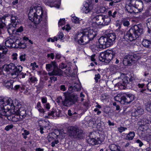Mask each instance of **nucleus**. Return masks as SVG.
<instances>
[{
    "mask_svg": "<svg viewBox=\"0 0 151 151\" xmlns=\"http://www.w3.org/2000/svg\"><path fill=\"white\" fill-rule=\"evenodd\" d=\"M96 35L93 29L89 28L82 29L75 36V39L81 45H84L92 40Z\"/></svg>",
    "mask_w": 151,
    "mask_h": 151,
    "instance_id": "nucleus-1",
    "label": "nucleus"
},
{
    "mask_svg": "<svg viewBox=\"0 0 151 151\" xmlns=\"http://www.w3.org/2000/svg\"><path fill=\"white\" fill-rule=\"evenodd\" d=\"M10 98L9 97H0V117L2 116H9L11 115V109H13L14 106L13 102Z\"/></svg>",
    "mask_w": 151,
    "mask_h": 151,
    "instance_id": "nucleus-2",
    "label": "nucleus"
},
{
    "mask_svg": "<svg viewBox=\"0 0 151 151\" xmlns=\"http://www.w3.org/2000/svg\"><path fill=\"white\" fill-rule=\"evenodd\" d=\"M143 32V27L141 25H135L125 34L124 39L132 41L138 38Z\"/></svg>",
    "mask_w": 151,
    "mask_h": 151,
    "instance_id": "nucleus-3",
    "label": "nucleus"
},
{
    "mask_svg": "<svg viewBox=\"0 0 151 151\" xmlns=\"http://www.w3.org/2000/svg\"><path fill=\"white\" fill-rule=\"evenodd\" d=\"M63 93L65 97L64 100H63L61 96L58 97L56 100L58 103H60L62 100V104L64 106L69 107L75 104L77 101L78 98L77 95L68 91L64 92Z\"/></svg>",
    "mask_w": 151,
    "mask_h": 151,
    "instance_id": "nucleus-4",
    "label": "nucleus"
},
{
    "mask_svg": "<svg viewBox=\"0 0 151 151\" xmlns=\"http://www.w3.org/2000/svg\"><path fill=\"white\" fill-rule=\"evenodd\" d=\"M43 14L42 9L40 7L31 8L28 14L29 19L35 24H38L42 20Z\"/></svg>",
    "mask_w": 151,
    "mask_h": 151,
    "instance_id": "nucleus-5",
    "label": "nucleus"
},
{
    "mask_svg": "<svg viewBox=\"0 0 151 151\" xmlns=\"http://www.w3.org/2000/svg\"><path fill=\"white\" fill-rule=\"evenodd\" d=\"M116 35L114 33L107 35L106 37L102 36L99 39L100 48H105L112 45L115 42Z\"/></svg>",
    "mask_w": 151,
    "mask_h": 151,
    "instance_id": "nucleus-6",
    "label": "nucleus"
},
{
    "mask_svg": "<svg viewBox=\"0 0 151 151\" xmlns=\"http://www.w3.org/2000/svg\"><path fill=\"white\" fill-rule=\"evenodd\" d=\"M143 3L141 0H130L129 4L126 6V9L130 13H138L143 9Z\"/></svg>",
    "mask_w": 151,
    "mask_h": 151,
    "instance_id": "nucleus-7",
    "label": "nucleus"
},
{
    "mask_svg": "<svg viewBox=\"0 0 151 151\" xmlns=\"http://www.w3.org/2000/svg\"><path fill=\"white\" fill-rule=\"evenodd\" d=\"M3 70L7 72H9L10 76L13 78L17 77L22 70V67L20 65L15 66L14 64L10 63L9 64H5L2 66Z\"/></svg>",
    "mask_w": 151,
    "mask_h": 151,
    "instance_id": "nucleus-8",
    "label": "nucleus"
},
{
    "mask_svg": "<svg viewBox=\"0 0 151 151\" xmlns=\"http://www.w3.org/2000/svg\"><path fill=\"white\" fill-rule=\"evenodd\" d=\"M68 131L69 136L77 139H83L85 134L83 131L79 129L77 126H71L68 128Z\"/></svg>",
    "mask_w": 151,
    "mask_h": 151,
    "instance_id": "nucleus-9",
    "label": "nucleus"
},
{
    "mask_svg": "<svg viewBox=\"0 0 151 151\" xmlns=\"http://www.w3.org/2000/svg\"><path fill=\"white\" fill-rule=\"evenodd\" d=\"M117 53V50L115 49L107 50L104 52H102L99 55V60L102 62L108 63L115 56Z\"/></svg>",
    "mask_w": 151,
    "mask_h": 151,
    "instance_id": "nucleus-10",
    "label": "nucleus"
},
{
    "mask_svg": "<svg viewBox=\"0 0 151 151\" xmlns=\"http://www.w3.org/2000/svg\"><path fill=\"white\" fill-rule=\"evenodd\" d=\"M46 68L48 71L52 70L51 72L48 73L50 76H60L63 74L62 70L58 68L56 63L55 61L51 62L50 63L46 64Z\"/></svg>",
    "mask_w": 151,
    "mask_h": 151,
    "instance_id": "nucleus-11",
    "label": "nucleus"
},
{
    "mask_svg": "<svg viewBox=\"0 0 151 151\" xmlns=\"http://www.w3.org/2000/svg\"><path fill=\"white\" fill-rule=\"evenodd\" d=\"M131 75L130 78L127 76H125L122 80V81L118 83L115 85V86L118 87L120 89H125L127 87H129L130 85H132V83H134L135 81L136 77Z\"/></svg>",
    "mask_w": 151,
    "mask_h": 151,
    "instance_id": "nucleus-12",
    "label": "nucleus"
},
{
    "mask_svg": "<svg viewBox=\"0 0 151 151\" xmlns=\"http://www.w3.org/2000/svg\"><path fill=\"white\" fill-rule=\"evenodd\" d=\"M13 105L14 106V107L13 109H11V110L10 111L11 114H17L22 117V119L26 115V110L23 107H21L17 109V104H16L15 101H13Z\"/></svg>",
    "mask_w": 151,
    "mask_h": 151,
    "instance_id": "nucleus-13",
    "label": "nucleus"
},
{
    "mask_svg": "<svg viewBox=\"0 0 151 151\" xmlns=\"http://www.w3.org/2000/svg\"><path fill=\"white\" fill-rule=\"evenodd\" d=\"M151 124V119H143L138 122L139 127L144 130H146L150 124Z\"/></svg>",
    "mask_w": 151,
    "mask_h": 151,
    "instance_id": "nucleus-14",
    "label": "nucleus"
},
{
    "mask_svg": "<svg viewBox=\"0 0 151 151\" xmlns=\"http://www.w3.org/2000/svg\"><path fill=\"white\" fill-rule=\"evenodd\" d=\"M134 56L132 55H128L125 56L123 63L125 65H131L134 63Z\"/></svg>",
    "mask_w": 151,
    "mask_h": 151,
    "instance_id": "nucleus-15",
    "label": "nucleus"
},
{
    "mask_svg": "<svg viewBox=\"0 0 151 151\" xmlns=\"http://www.w3.org/2000/svg\"><path fill=\"white\" fill-rule=\"evenodd\" d=\"M86 141L89 145H95L101 143L103 141L99 138H97V140H96L93 138H91V137L88 136L86 137Z\"/></svg>",
    "mask_w": 151,
    "mask_h": 151,
    "instance_id": "nucleus-16",
    "label": "nucleus"
},
{
    "mask_svg": "<svg viewBox=\"0 0 151 151\" xmlns=\"http://www.w3.org/2000/svg\"><path fill=\"white\" fill-rule=\"evenodd\" d=\"M94 8V5L93 4H88L86 3L82 8L83 12L86 14H87L91 11Z\"/></svg>",
    "mask_w": 151,
    "mask_h": 151,
    "instance_id": "nucleus-17",
    "label": "nucleus"
},
{
    "mask_svg": "<svg viewBox=\"0 0 151 151\" xmlns=\"http://www.w3.org/2000/svg\"><path fill=\"white\" fill-rule=\"evenodd\" d=\"M134 95L129 94L124 95L123 102L124 104H129L134 99Z\"/></svg>",
    "mask_w": 151,
    "mask_h": 151,
    "instance_id": "nucleus-18",
    "label": "nucleus"
},
{
    "mask_svg": "<svg viewBox=\"0 0 151 151\" xmlns=\"http://www.w3.org/2000/svg\"><path fill=\"white\" fill-rule=\"evenodd\" d=\"M14 41V36H11L7 38L5 41V46L8 47L13 48Z\"/></svg>",
    "mask_w": 151,
    "mask_h": 151,
    "instance_id": "nucleus-19",
    "label": "nucleus"
},
{
    "mask_svg": "<svg viewBox=\"0 0 151 151\" xmlns=\"http://www.w3.org/2000/svg\"><path fill=\"white\" fill-rule=\"evenodd\" d=\"M11 23L10 24H12L14 26H18L19 23L18 19L17 17L13 14L11 15Z\"/></svg>",
    "mask_w": 151,
    "mask_h": 151,
    "instance_id": "nucleus-20",
    "label": "nucleus"
},
{
    "mask_svg": "<svg viewBox=\"0 0 151 151\" xmlns=\"http://www.w3.org/2000/svg\"><path fill=\"white\" fill-rule=\"evenodd\" d=\"M7 51V48L5 46L0 45V63L2 61L1 59L3 58L4 55L6 54Z\"/></svg>",
    "mask_w": 151,
    "mask_h": 151,
    "instance_id": "nucleus-21",
    "label": "nucleus"
},
{
    "mask_svg": "<svg viewBox=\"0 0 151 151\" xmlns=\"http://www.w3.org/2000/svg\"><path fill=\"white\" fill-rule=\"evenodd\" d=\"M103 18L104 16L99 15L95 17L94 19H95V22L97 25L102 26Z\"/></svg>",
    "mask_w": 151,
    "mask_h": 151,
    "instance_id": "nucleus-22",
    "label": "nucleus"
},
{
    "mask_svg": "<svg viewBox=\"0 0 151 151\" xmlns=\"http://www.w3.org/2000/svg\"><path fill=\"white\" fill-rule=\"evenodd\" d=\"M11 116L12 117V120L14 122H17L18 121H20L22 119V117L19 116L18 114H12L11 115L9 116Z\"/></svg>",
    "mask_w": 151,
    "mask_h": 151,
    "instance_id": "nucleus-23",
    "label": "nucleus"
},
{
    "mask_svg": "<svg viewBox=\"0 0 151 151\" xmlns=\"http://www.w3.org/2000/svg\"><path fill=\"white\" fill-rule=\"evenodd\" d=\"M130 19L128 17L122 18L121 20V23L125 27H128L130 25Z\"/></svg>",
    "mask_w": 151,
    "mask_h": 151,
    "instance_id": "nucleus-24",
    "label": "nucleus"
},
{
    "mask_svg": "<svg viewBox=\"0 0 151 151\" xmlns=\"http://www.w3.org/2000/svg\"><path fill=\"white\" fill-rule=\"evenodd\" d=\"M144 109L141 107H138L134 112L135 116H139L144 114Z\"/></svg>",
    "mask_w": 151,
    "mask_h": 151,
    "instance_id": "nucleus-25",
    "label": "nucleus"
},
{
    "mask_svg": "<svg viewBox=\"0 0 151 151\" xmlns=\"http://www.w3.org/2000/svg\"><path fill=\"white\" fill-rule=\"evenodd\" d=\"M14 42L13 43V48H18L21 42H20L17 37L14 36Z\"/></svg>",
    "mask_w": 151,
    "mask_h": 151,
    "instance_id": "nucleus-26",
    "label": "nucleus"
},
{
    "mask_svg": "<svg viewBox=\"0 0 151 151\" xmlns=\"http://www.w3.org/2000/svg\"><path fill=\"white\" fill-rule=\"evenodd\" d=\"M117 12L116 11H113V10H109L108 12V17H109L110 19H114L116 17Z\"/></svg>",
    "mask_w": 151,
    "mask_h": 151,
    "instance_id": "nucleus-27",
    "label": "nucleus"
},
{
    "mask_svg": "<svg viewBox=\"0 0 151 151\" xmlns=\"http://www.w3.org/2000/svg\"><path fill=\"white\" fill-rule=\"evenodd\" d=\"M109 148L111 151H121L120 147L114 144H112L109 145Z\"/></svg>",
    "mask_w": 151,
    "mask_h": 151,
    "instance_id": "nucleus-28",
    "label": "nucleus"
},
{
    "mask_svg": "<svg viewBox=\"0 0 151 151\" xmlns=\"http://www.w3.org/2000/svg\"><path fill=\"white\" fill-rule=\"evenodd\" d=\"M142 45L145 47L147 48H151V41L145 39L142 42Z\"/></svg>",
    "mask_w": 151,
    "mask_h": 151,
    "instance_id": "nucleus-29",
    "label": "nucleus"
},
{
    "mask_svg": "<svg viewBox=\"0 0 151 151\" xmlns=\"http://www.w3.org/2000/svg\"><path fill=\"white\" fill-rule=\"evenodd\" d=\"M4 81L5 84L4 86H5L8 89H12L13 88V84L14 83L13 81H7L6 82Z\"/></svg>",
    "mask_w": 151,
    "mask_h": 151,
    "instance_id": "nucleus-30",
    "label": "nucleus"
},
{
    "mask_svg": "<svg viewBox=\"0 0 151 151\" xmlns=\"http://www.w3.org/2000/svg\"><path fill=\"white\" fill-rule=\"evenodd\" d=\"M19 26H14L12 24H9L7 28V31L9 34H11L13 32L16 28L19 27Z\"/></svg>",
    "mask_w": 151,
    "mask_h": 151,
    "instance_id": "nucleus-31",
    "label": "nucleus"
},
{
    "mask_svg": "<svg viewBox=\"0 0 151 151\" xmlns=\"http://www.w3.org/2000/svg\"><path fill=\"white\" fill-rule=\"evenodd\" d=\"M55 114H56V111L53 109L51 111L49 112L48 113V115L45 116V118H54L55 116Z\"/></svg>",
    "mask_w": 151,
    "mask_h": 151,
    "instance_id": "nucleus-32",
    "label": "nucleus"
},
{
    "mask_svg": "<svg viewBox=\"0 0 151 151\" xmlns=\"http://www.w3.org/2000/svg\"><path fill=\"white\" fill-rule=\"evenodd\" d=\"M111 21L109 17H105L104 16V18L103 19V26H105L108 25L110 23Z\"/></svg>",
    "mask_w": 151,
    "mask_h": 151,
    "instance_id": "nucleus-33",
    "label": "nucleus"
},
{
    "mask_svg": "<svg viewBox=\"0 0 151 151\" xmlns=\"http://www.w3.org/2000/svg\"><path fill=\"white\" fill-rule=\"evenodd\" d=\"M135 134L134 132H130L127 135L125 139L127 140H132L134 137Z\"/></svg>",
    "mask_w": 151,
    "mask_h": 151,
    "instance_id": "nucleus-34",
    "label": "nucleus"
},
{
    "mask_svg": "<svg viewBox=\"0 0 151 151\" xmlns=\"http://www.w3.org/2000/svg\"><path fill=\"white\" fill-rule=\"evenodd\" d=\"M123 96L124 95L119 94L114 98V99L116 101H119L122 103L123 101Z\"/></svg>",
    "mask_w": 151,
    "mask_h": 151,
    "instance_id": "nucleus-35",
    "label": "nucleus"
},
{
    "mask_svg": "<svg viewBox=\"0 0 151 151\" xmlns=\"http://www.w3.org/2000/svg\"><path fill=\"white\" fill-rule=\"evenodd\" d=\"M74 88V91H79L81 90V86L80 84L78 83H75L73 85Z\"/></svg>",
    "mask_w": 151,
    "mask_h": 151,
    "instance_id": "nucleus-36",
    "label": "nucleus"
},
{
    "mask_svg": "<svg viewBox=\"0 0 151 151\" xmlns=\"http://www.w3.org/2000/svg\"><path fill=\"white\" fill-rule=\"evenodd\" d=\"M72 21L75 24H80L81 22L82 21V20H80L78 17L76 16H74L72 18Z\"/></svg>",
    "mask_w": 151,
    "mask_h": 151,
    "instance_id": "nucleus-37",
    "label": "nucleus"
},
{
    "mask_svg": "<svg viewBox=\"0 0 151 151\" xmlns=\"http://www.w3.org/2000/svg\"><path fill=\"white\" fill-rule=\"evenodd\" d=\"M44 82L42 81H40L39 85L36 86L37 89L38 90H42L44 87Z\"/></svg>",
    "mask_w": 151,
    "mask_h": 151,
    "instance_id": "nucleus-38",
    "label": "nucleus"
},
{
    "mask_svg": "<svg viewBox=\"0 0 151 151\" xmlns=\"http://www.w3.org/2000/svg\"><path fill=\"white\" fill-rule=\"evenodd\" d=\"M121 0H111L108 1H111L109 3V5L110 6H114L115 5V4L120 2Z\"/></svg>",
    "mask_w": 151,
    "mask_h": 151,
    "instance_id": "nucleus-39",
    "label": "nucleus"
},
{
    "mask_svg": "<svg viewBox=\"0 0 151 151\" xmlns=\"http://www.w3.org/2000/svg\"><path fill=\"white\" fill-rule=\"evenodd\" d=\"M29 134V132L25 129L24 130V133H22V135L24 139H26L27 138V135H28Z\"/></svg>",
    "mask_w": 151,
    "mask_h": 151,
    "instance_id": "nucleus-40",
    "label": "nucleus"
},
{
    "mask_svg": "<svg viewBox=\"0 0 151 151\" xmlns=\"http://www.w3.org/2000/svg\"><path fill=\"white\" fill-rule=\"evenodd\" d=\"M65 19L63 18L60 19L58 22V25L59 26H61L65 24Z\"/></svg>",
    "mask_w": 151,
    "mask_h": 151,
    "instance_id": "nucleus-41",
    "label": "nucleus"
},
{
    "mask_svg": "<svg viewBox=\"0 0 151 151\" xmlns=\"http://www.w3.org/2000/svg\"><path fill=\"white\" fill-rule=\"evenodd\" d=\"M29 81L33 83H35V82H37L38 81L37 79L34 76L32 77L29 78Z\"/></svg>",
    "mask_w": 151,
    "mask_h": 151,
    "instance_id": "nucleus-42",
    "label": "nucleus"
},
{
    "mask_svg": "<svg viewBox=\"0 0 151 151\" xmlns=\"http://www.w3.org/2000/svg\"><path fill=\"white\" fill-rule=\"evenodd\" d=\"M101 78V76L100 74L98 73L97 74H96L95 76L94 79L96 83H97L98 81V80Z\"/></svg>",
    "mask_w": 151,
    "mask_h": 151,
    "instance_id": "nucleus-43",
    "label": "nucleus"
},
{
    "mask_svg": "<svg viewBox=\"0 0 151 151\" xmlns=\"http://www.w3.org/2000/svg\"><path fill=\"white\" fill-rule=\"evenodd\" d=\"M109 98V95L107 94H103L101 97V99L102 100H105Z\"/></svg>",
    "mask_w": 151,
    "mask_h": 151,
    "instance_id": "nucleus-44",
    "label": "nucleus"
},
{
    "mask_svg": "<svg viewBox=\"0 0 151 151\" xmlns=\"http://www.w3.org/2000/svg\"><path fill=\"white\" fill-rule=\"evenodd\" d=\"M118 129L119 132L121 133L123 131H125V130L127 129V128L122 127H121L118 128Z\"/></svg>",
    "mask_w": 151,
    "mask_h": 151,
    "instance_id": "nucleus-45",
    "label": "nucleus"
},
{
    "mask_svg": "<svg viewBox=\"0 0 151 151\" xmlns=\"http://www.w3.org/2000/svg\"><path fill=\"white\" fill-rule=\"evenodd\" d=\"M25 54L21 55L19 56V59L21 61H24L25 60Z\"/></svg>",
    "mask_w": 151,
    "mask_h": 151,
    "instance_id": "nucleus-46",
    "label": "nucleus"
},
{
    "mask_svg": "<svg viewBox=\"0 0 151 151\" xmlns=\"http://www.w3.org/2000/svg\"><path fill=\"white\" fill-rule=\"evenodd\" d=\"M26 47V45L24 43H21L19 45V46L18 47V48L24 49Z\"/></svg>",
    "mask_w": 151,
    "mask_h": 151,
    "instance_id": "nucleus-47",
    "label": "nucleus"
},
{
    "mask_svg": "<svg viewBox=\"0 0 151 151\" xmlns=\"http://www.w3.org/2000/svg\"><path fill=\"white\" fill-rule=\"evenodd\" d=\"M16 31L17 32H20L23 31V28L22 26H20L19 28H16Z\"/></svg>",
    "mask_w": 151,
    "mask_h": 151,
    "instance_id": "nucleus-48",
    "label": "nucleus"
},
{
    "mask_svg": "<svg viewBox=\"0 0 151 151\" xmlns=\"http://www.w3.org/2000/svg\"><path fill=\"white\" fill-rule=\"evenodd\" d=\"M53 134L55 135H56L57 137L59 138L60 134H59V130H55L54 131Z\"/></svg>",
    "mask_w": 151,
    "mask_h": 151,
    "instance_id": "nucleus-49",
    "label": "nucleus"
},
{
    "mask_svg": "<svg viewBox=\"0 0 151 151\" xmlns=\"http://www.w3.org/2000/svg\"><path fill=\"white\" fill-rule=\"evenodd\" d=\"M146 109L149 112H150L151 111V103L147 106L146 107Z\"/></svg>",
    "mask_w": 151,
    "mask_h": 151,
    "instance_id": "nucleus-50",
    "label": "nucleus"
},
{
    "mask_svg": "<svg viewBox=\"0 0 151 151\" xmlns=\"http://www.w3.org/2000/svg\"><path fill=\"white\" fill-rule=\"evenodd\" d=\"M59 88L62 91H65L66 89L65 86L63 85H60Z\"/></svg>",
    "mask_w": 151,
    "mask_h": 151,
    "instance_id": "nucleus-51",
    "label": "nucleus"
},
{
    "mask_svg": "<svg viewBox=\"0 0 151 151\" xmlns=\"http://www.w3.org/2000/svg\"><path fill=\"white\" fill-rule=\"evenodd\" d=\"M59 143V141L58 140H55L53 141L51 143V146L52 147H54L55 146V144H58Z\"/></svg>",
    "mask_w": 151,
    "mask_h": 151,
    "instance_id": "nucleus-52",
    "label": "nucleus"
},
{
    "mask_svg": "<svg viewBox=\"0 0 151 151\" xmlns=\"http://www.w3.org/2000/svg\"><path fill=\"white\" fill-rule=\"evenodd\" d=\"M13 127V125H10L6 126L5 128V130L6 131H9L10 129L12 128Z\"/></svg>",
    "mask_w": 151,
    "mask_h": 151,
    "instance_id": "nucleus-53",
    "label": "nucleus"
},
{
    "mask_svg": "<svg viewBox=\"0 0 151 151\" xmlns=\"http://www.w3.org/2000/svg\"><path fill=\"white\" fill-rule=\"evenodd\" d=\"M133 56H134V62H135V61H137V60H139V59L140 57L137 56L136 55L134 54L133 55Z\"/></svg>",
    "mask_w": 151,
    "mask_h": 151,
    "instance_id": "nucleus-54",
    "label": "nucleus"
},
{
    "mask_svg": "<svg viewBox=\"0 0 151 151\" xmlns=\"http://www.w3.org/2000/svg\"><path fill=\"white\" fill-rule=\"evenodd\" d=\"M55 56V55L53 53H51L50 54H48L47 55V57L48 58L50 57V58L52 59H53L54 58Z\"/></svg>",
    "mask_w": 151,
    "mask_h": 151,
    "instance_id": "nucleus-55",
    "label": "nucleus"
},
{
    "mask_svg": "<svg viewBox=\"0 0 151 151\" xmlns=\"http://www.w3.org/2000/svg\"><path fill=\"white\" fill-rule=\"evenodd\" d=\"M147 89L151 91V82H150L147 84Z\"/></svg>",
    "mask_w": 151,
    "mask_h": 151,
    "instance_id": "nucleus-56",
    "label": "nucleus"
},
{
    "mask_svg": "<svg viewBox=\"0 0 151 151\" xmlns=\"http://www.w3.org/2000/svg\"><path fill=\"white\" fill-rule=\"evenodd\" d=\"M67 67V66L65 65L64 63H62L61 65H60V68L61 69H63L64 68H66Z\"/></svg>",
    "mask_w": 151,
    "mask_h": 151,
    "instance_id": "nucleus-57",
    "label": "nucleus"
},
{
    "mask_svg": "<svg viewBox=\"0 0 151 151\" xmlns=\"http://www.w3.org/2000/svg\"><path fill=\"white\" fill-rule=\"evenodd\" d=\"M41 99L42 103H47V99L46 97H42Z\"/></svg>",
    "mask_w": 151,
    "mask_h": 151,
    "instance_id": "nucleus-58",
    "label": "nucleus"
},
{
    "mask_svg": "<svg viewBox=\"0 0 151 151\" xmlns=\"http://www.w3.org/2000/svg\"><path fill=\"white\" fill-rule=\"evenodd\" d=\"M21 86L19 85H16L14 88L13 87V88L12 89L14 90H17L19 89Z\"/></svg>",
    "mask_w": 151,
    "mask_h": 151,
    "instance_id": "nucleus-59",
    "label": "nucleus"
},
{
    "mask_svg": "<svg viewBox=\"0 0 151 151\" xmlns=\"http://www.w3.org/2000/svg\"><path fill=\"white\" fill-rule=\"evenodd\" d=\"M136 142L139 144V146L140 147H141L143 145V143L139 139L136 140Z\"/></svg>",
    "mask_w": 151,
    "mask_h": 151,
    "instance_id": "nucleus-60",
    "label": "nucleus"
},
{
    "mask_svg": "<svg viewBox=\"0 0 151 151\" xmlns=\"http://www.w3.org/2000/svg\"><path fill=\"white\" fill-rule=\"evenodd\" d=\"M19 74H20V78H24L25 77V76L26 75V73H22L21 72L20 73H19Z\"/></svg>",
    "mask_w": 151,
    "mask_h": 151,
    "instance_id": "nucleus-61",
    "label": "nucleus"
},
{
    "mask_svg": "<svg viewBox=\"0 0 151 151\" xmlns=\"http://www.w3.org/2000/svg\"><path fill=\"white\" fill-rule=\"evenodd\" d=\"M17 54L16 53H14L12 55V58L14 60H15L17 59Z\"/></svg>",
    "mask_w": 151,
    "mask_h": 151,
    "instance_id": "nucleus-62",
    "label": "nucleus"
},
{
    "mask_svg": "<svg viewBox=\"0 0 151 151\" xmlns=\"http://www.w3.org/2000/svg\"><path fill=\"white\" fill-rule=\"evenodd\" d=\"M147 25L148 29L151 28V20L147 22Z\"/></svg>",
    "mask_w": 151,
    "mask_h": 151,
    "instance_id": "nucleus-63",
    "label": "nucleus"
},
{
    "mask_svg": "<svg viewBox=\"0 0 151 151\" xmlns=\"http://www.w3.org/2000/svg\"><path fill=\"white\" fill-rule=\"evenodd\" d=\"M145 84L144 83H138L137 85V86L139 88H143L144 86H145Z\"/></svg>",
    "mask_w": 151,
    "mask_h": 151,
    "instance_id": "nucleus-64",
    "label": "nucleus"
}]
</instances>
